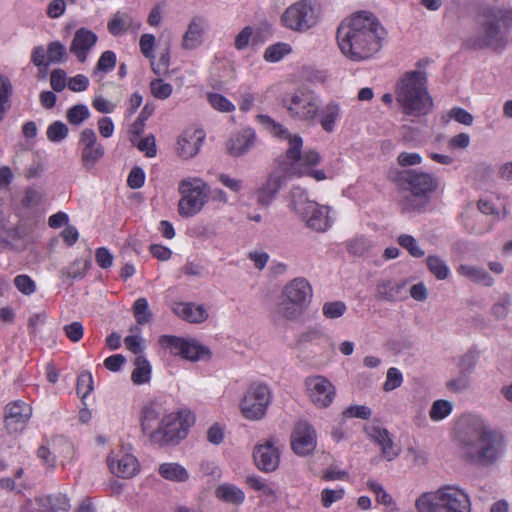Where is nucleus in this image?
Here are the masks:
<instances>
[{
  "instance_id": "f257e3e1",
  "label": "nucleus",
  "mask_w": 512,
  "mask_h": 512,
  "mask_svg": "<svg viewBox=\"0 0 512 512\" xmlns=\"http://www.w3.org/2000/svg\"><path fill=\"white\" fill-rule=\"evenodd\" d=\"M456 438L461 458L475 467H492L505 453L504 435L476 417L460 419Z\"/></svg>"
},
{
  "instance_id": "f03ea898",
  "label": "nucleus",
  "mask_w": 512,
  "mask_h": 512,
  "mask_svg": "<svg viewBox=\"0 0 512 512\" xmlns=\"http://www.w3.org/2000/svg\"><path fill=\"white\" fill-rule=\"evenodd\" d=\"M385 35L384 27L372 13L359 11L341 21L336 40L347 59L360 62L371 58L381 49Z\"/></svg>"
},
{
  "instance_id": "7ed1b4c3",
  "label": "nucleus",
  "mask_w": 512,
  "mask_h": 512,
  "mask_svg": "<svg viewBox=\"0 0 512 512\" xmlns=\"http://www.w3.org/2000/svg\"><path fill=\"white\" fill-rule=\"evenodd\" d=\"M256 118L273 135L289 141V148L285 154L275 159L272 171L254 192L257 204L262 208H267L275 200L278 192L286 185L287 181L296 175L297 161L300 158V148L303 141L300 136L291 135L284 126L275 122L268 115L259 114Z\"/></svg>"
},
{
  "instance_id": "20e7f679",
  "label": "nucleus",
  "mask_w": 512,
  "mask_h": 512,
  "mask_svg": "<svg viewBox=\"0 0 512 512\" xmlns=\"http://www.w3.org/2000/svg\"><path fill=\"white\" fill-rule=\"evenodd\" d=\"M395 99L407 116L420 117L430 113L433 99L427 89L426 72H406L396 83Z\"/></svg>"
},
{
  "instance_id": "39448f33",
  "label": "nucleus",
  "mask_w": 512,
  "mask_h": 512,
  "mask_svg": "<svg viewBox=\"0 0 512 512\" xmlns=\"http://www.w3.org/2000/svg\"><path fill=\"white\" fill-rule=\"evenodd\" d=\"M399 185L410 194L401 201L404 211H423L430 195L438 188V179L433 175L415 169L399 173Z\"/></svg>"
},
{
  "instance_id": "423d86ee",
  "label": "nucleus",
  "mask_w": 512,
  "mask_h": 512,
  "mask_svg": "<svg viewBox=\"0 0 512 512\" xmlns=\"http://www.w3.org/2000/svg\"><path fill=\"white\" fill-rule=\"evenodd\" d=\"M293 209L306 222V225L317 232H324L332 225L329 216L330 207L319 205L309 200L307 194L300 187H294L291 191Z\"/></svg>"
},
{
  "instance_id": "0eeeda50",
  "label": "nucleus",
  "mask_w": 512,
  "mask_h": 512,
  "mask_svg": "<svg viewBox=\"0 0 512 512\" xmlns=\"http://www.w3.org/2000/svg\"><path fill=\"white\" fill-rule=\"evenodd\" d=\"M489 17L490 19L482 24L479 35L468 40L469 47H498L505 44L508 21H512V10H495Z\"/></svg>"
},
{
  "instance_id": "6e6552de",
  "label": "nucleus",
  "mask_w": 512,
  "mask_h": 512,
  "mask_svg": "<svg viewBox=\"0 0 512 512\" xmlns=\"http://www.w3.org/2000/svg\"><path fill=\"white\" fill-rule=\"evenodd\" d=\"M178 191L181 194L178 213L187 218L202 210L208 201L210 187L201 178L189 177L180 181Z\"/></svg>"
},
{
  "instance_id": "1a4fd4ad",
  "label": "nucleus",
  "mask_w": 512,
  "mask_h": 512,
  "mask_svg": "<svg viewBox=\"0 0 512 512\" xmlns=\"http://www.w3.org/2000/svg\"><path fill=\"white\" fill-rule=\"evenodd\" d=\"M281 103L291 118L309 125L315 123L319 112V100L314 92L306 89L288 92L282 96Z\"/></svg>"
},
{
  "instance_id": "9d476101",
  "label": "nucleus",
  "mask_w": 512,
  "mask_h": 512,
  "mask_svg": "<svg viewBox=\"0 0 512 512\" xmlns=\"http://www.w3.org/2000/svg\"><path fill=\"white\" fill-rule=\"evenodd\" d=\"M193 420L190 412L169 414L162 418L159 428L150 433V440L160 446L177 444L187 436Z\"/></svg>"
},
{
  "instance_id": "9b49d317",
  "label": "nucleus",
  "mask_w": 512,
  "mask_h": 512,
  "mask_svg": "<svg viewBox=\"0 0 512 512\" xmlns=\"http://www.w3.org/2000/svg\"><path fill=\"white\" fill-rule=\"evenodd\" d=\"M334 345L331 338L316 328H309L302 332L296 339L295 349L298 357L308 360L327 351L333 350Z\"/></svg>"
},
{
  "instance_id": "f8f14e48",
  "label": "nucleus",
  "mask_w": 512,
  "mask_h": 512,
  "mask_svg": "<svg viewBox=\"0 0 512 512\" xmlns=\"http://www.w3.org/2000/svg\"><path fill=\"white\" fill-rule=\"evenodd\" d=\"M316 11L308 0H300L286 8L281 16V23L293 31L304 32L316 25Z\"/></svg>"
},
{
  "instance_id": "ddd939ff",
  "label": "nucleus",
  "mask_w": 512,
  "mask_h": 512,
  "mask_svg": "<svg viewBox=\"0 0 512 512\" xmlns=\"http://www.w3.org/2000/svg\"><path fill=\"white\" fill-rule=\"evenodd\" d=\"M159 343L163 348L169 349L173 355L181 356L186 360L198 361L210 358L209 349L194 339L162 335L159 338Z\"/></svg>"
},
{
  "instance_id": "4468645a",
  "label": "nucleus",
  "mask_w": 512,
  "mask_h": 512,
  "mask_svg": "<svg viewBox=\"0 0 512 512\" xmlns=\"http://www.w3.org/2000/svg\"><path fill=\"white\" fill-rule=\"evenodd\" d=\"M271 401L269 388L264 384H254L247 391L241 403V411L249 420L261 419Z\"/></svg>"
},
{
  "instance_id": "2eb2a0df",
  "label": "nucleus",
  "mask_w": 512,
  "mask_h": 512,
  "mask_svg": "<svg viewBox=\"0 0 512 512\" xmlns=\"http://www.w3.org/2000/svg\"><path fill=\"white\" fill-rule=\"evenodd\" d=\"M304 386L309 400L318 408L329 407L335 399V386L322 375L306 377Z\"/></svg>"
},
{
  "instance_id": "dca6fc26",
  "label": "nucleus",
  "mask_w": 512,
  "mask_h": 512,
  "mask_svg": "<svg viewBox=\"0 0 512 512\" xmlns=\"http://www.w3.org/2000/svg\"><path fill=\"white\" fill-rule=\"evenodd\" d=\"M438 498L444 512H471L469 495L455 486H443L438 489Z\"/></svg>"
},
{
  "instance_id": "f3484780",
  "label": "nucleus",
  "mask_w": 512,
  "mask_h": 512,
  "mask_svg": "<svg viewBox=\"0 0 512 512\" xmlns=\"http://www.w3.org/2000/svg\"><path fill=\"white\" fill-rule=\"evenodd\" d=\"M31 242L30 230L22 223L6 227L0 221V246L12 251H24Z\"/></svg>"
},
{
  "instance_id": "a211bd4d",
  "label": "nucleus",
  "mask_w": 512,
  "mask_h": 512,
  "mask_svg": "<svg viewBox=\"0 0 512 512\" xmlns=\"http://www.w3.org/2000/svg\"><path fill=\"white\" fill-rule=\"evenodd\" d=\"M81 162L87 171H91L96 163L104 156V147L97 142L93 129L86 128L80 133Z\"/></svg>"
},
{
  "instance_id": "6ab92c4d",
  "label": "nucleus",
  "mask_w": 512,
  "mask_h": 512,
  "mask_svg": "<svg viewBox=\"0 0 512 512\" xmlns=\"http://www.w3.org/2000/svg\"><path fill=\"white\" fill-rule=\"evenodd\" d=\"M277 441L270 438L263 444L254 447L253 458L257 468L264 472L275 471L280 462V451L276 446Z\"/></svg>"
},
{
  "instance_id": "aec40b11",
  "label": "nucleus",
  "mask_w": 512,
  "mask_h": 512,
  "mask_svg": "<svg viewBox=\"0 0 512 512\" xmlns=\"http://www.w3.org/2000/svg\"><path fill=\"white\" fill-rule=\"evenodd\" d=\"M293 451L300 456L312 453L316 448V431L307 421H299L291 435Z\"/></svg>"
},
{
  "instance_id": "412c9836",
  "label": "nucleus",
  "mask_w": 512,
  "mask_h": 512,
  "mask_svg": "<svg viewBox=\"0 0 512 512\" xmlns=\"http://www.w3.org/2000/svg\"><path fill=\"white\" fill-rule=\"evenodd\" d=\"M32 415V407L23 402L15 401L6 406L4 423L10 432H18L23 429Z\"/></svg>"
},
{
  "instance_id": "4be33fe9",
  "label": "nucleus",
  "mask_w": 512,
  "mask_h": 512,
  "mask_svg": "<svg viewBox=\"0 0 512 512\" xmlns=\"http://www.w3.org/2000/svg\"><path fill=\"white\" fill-rule=\"evenodd\" d=\"M406 280L381 279L376 285V298L381 301L396 302L406 298Z\"/></svg>"
},
{
  "instance_id": "5701e85b",
  "label": "nucleus",
  "mask_w": 512,
  "mask_h": 512,
  "mask_svg": "<svg viewBox=\"0 0 512 512\" xmlns=\"http://www.w3.org/2000/svg\"><path fill=\"white\" fill-rule=\"evenodd\" d=\"M97 35L86 28L76 30L70 45V52L76 56L80 63L87 59L89 51L97 42Z\"/></svg>"
},
{
  "instance_id": "b1692460",
  "label": "nucleus",
  "mask_w": 512,
  "mask_h": 512,
  "mask_svg": "<svg viewBox=\"0 0 512 512\" xmlns=\"http://www.w3.org/2000/svg\"><path fill=\"white\" fill-rule=\"evenodd\" d=\"M281 294L305 308L312 298V287L306 279L295 278L284 286Z\"/></svg>"
},
{
  "instance_id": "393cba45",
  "label": "nucleus",
  "mask_w": 512,
  "mask_h": 512,
  "mask_svg": "<svg viewBox=\"0 0 512 512\" xmlns=\"http://www.w3.org/2000/svg\"><path fill=\"white\" fill-rule=\"evenodd\" d=\"M205 137L202 130L185 131L177 142V153L184 159L194 157L200 149L201 143Z\"/></svg>"
},
{
  "instance_id": "a878e982",
  "label": "nucleus",
  "mask_w": 512,
  "mask_h": 512,
  "mask_svg": "<svg viewBox=\"0 0 512 512\" xmlns=\"http://www.w3.org/2000/svg\"><path fill=\"white\" fill-rule=\"evenodd\" d=\"M256 141L255 131L246 128L238 134L232 136L226 144L227 151L234 157H239L247 153Z\"/></svg>"
},
{
  "instance_id": "bb28decb",
  "label": "nucleus",
  "mask_w": 512,
  "mask_h": 512,
  "mask_svg": "<svg viewBox=\"0 0 512 512\" xmlns=\"http://www.w3.org/2000/svg\"><path fill=\"white\" fill-rule=\"evenodd\" d=\"M107 463L111 473L121 478L133 477L139 468L137 459L131 454H124L116 461L109 455Z\"/></svg>"
},
{
  "instance_id": "cd10ccee",
  "label": "nucleus",
  "mask_w": 512,
  "mask_h": 512,
  "mask_svg": "<svg viewBox=\"0 0 512 512\" xmlns=\"http://www.w3.org/2000/svg\"><path fill=\"white\" fill-rule=\"evenodd\" d=\"M172 311L180 318L190 323H202L208 318V313L203 305L191 302L174 303Z\"/></svg>"
},
{
  "instance_id": "c85d7f7f",
  "label": "nucleus",
  "mask_w": 512,
  "mask_h": 512,
  "mask_svg": "<svg viewBox=\"0 0 512 512\" xmlns=\"http://www.w3.org/2000/svg\"><path fill=\"white\" fill-rule=\"evenodd\" d=\"M304 309L300 304L290 301L289 298L280 294L274 312V320L276 322L280 320L296 321L303 314Z\"/></svg>"
},
{
  "instance_id": "c756f323",
  "label": "nucleus",
  "mask_w": 512,
  "mask_h": 512,
  "mask_svg": "<svg viewBox=\"0 0 512 512\" xmlns=\"http://www.w3.org/2000/svg\"><path fill=\"white\" fill-rule=\"evenodd\" d=\"M204 33V19L198 16L192 18L182 40L184 49H194L201 41Z\"/></svg>"
},
{
  "instance_id": "7c9ffc66",
  "label": "nucleus",
  "mask_w": 512,
  "mask_h": 512,
  "mask_svg": "<svg viewBox=\"0 0 512 512\" xmlns=\"http://www.w3.org/2000/svg\"><path fill=\"white\" fill-rule=\"evenodd\" d=\"M372 438L381 446L382 456L387 461H392L399 455L397 449L390 437L389 432L384 428H373L371 433Z\"/></svg>"
},
{
  "instance_id": "2f4dec72",
  "label": "nucleus",
  "mask_w": 512,
  "mask_h": 512,
  "mask_svg": "<svg viewBox=\"0 0 512 512\" xmlns=\"http://www.w3.org/2000/svg\"><path fill=\"white\" fill-rule=\"evenodd\" d=\"M340 115V107L338 104L334 102L328 103L325 107L320 111V125L322 129L331 133L335 129V123Z\"/></svg>"
},
{
  "instance_id": "473e14b6",
  "label": "nucleus",
  "mask_w": 512,
  "mask_h": 512,
  "mask_svg": "<svg viewBox=\"0 0 512 512\" xmlns=\"http://www.w3.org/2000/svg\"><path fill=\"white\" fill-rule=\"evenodd\" d=\"M135 368L131 373V380L135 385L148 383L151 378V366L143 355H138L134 361Z\"/></svg>"
},
{
  "instance_id": "72a5a7b5",
  "label": "nucleus",
  "mask_w": 512,
  "mask_h": 512,
  "mask_svg": "<svg viewBox=\"0 0 512 512\" xmlns=\"http://www.w3.org/2000/svg\"><path fill=\"white\" fill-rule=\"evenodd\" d=\"M215 495L218 499L234 505L241 504L245 499L244 492L231 484L218 486L215 490Z\"/></svg>"
},
{
  "instance_id": "f704fd0d",
  "label": "nucleus",
  "mask_w": 512,
  "mask_h": 512,
  "mask_svg": "<svg viewBox=\"0 0 512 512\" xmlns=\"http://www.w3.org/2000/svg\"><path fill=\"white\" fill-rule=\"evenodd\" d=\"M158 472L169 481L184 482L189 478L187 470L178 463H163L160 465Z\"/></svg>"
},
{
  "instance_id": "c9c22d12",
  "label": "nucleus",
  "mask_w": 512,
  "mask_h": 512,
  "mask_svg": "<svg viewBox=\"0 0 512 512\" xmlns=\"http://www.w3.org/2000/svg\"><path fill=\"white\" fill-rule=\"evenodd\" d=\"M415 507L418 512H439L441 505L438 498V490L423 493L416 500Z\"/></svg>"
},
{
  "instance_id": "e433bc0d",
  "label": "nucleus",
  "mask_w": 512,
  "mask_h": 512,
  "mask_svg": "<svg viewBox=\"0 0 512 512\" xmlns=\"http://www.w3.org/2000/svg\"><path fill=\"white\" fill-rule=\"evenodd\" d=\"M47 56L49 65L64 63L68 59L66 47L60 41H52L47 45Z\"/></svg>"
},
{
  "instance_id": "4c0bfd02",
  "label": "nucleus",
  "mask_w": 512,
  "mask_h": 512,
  "mask_svg": "<svg viewBox=\"0 0 512 512\" xmlns=\"http://www.w3.org/2000/svg\"><path fill=\"white\" fill-rule=\"evenodd\" d=\"M428 270L438 279L444 280L449 275V268L444 260L437 255H429L426 259Z\"/></svg>"
},
{
  "instance_id": "58836bf2",
  "label": "nucleus",
  "mask_w": 512,
  "mask_h": 512,
  "mask_svg": "<svg viewBox=\"0 0 512 512\" xmlns=\"http://www.w3.org/2000/svg\"><path fill=\"white\" fill-rule=\"evenodd\" d=\"M133 314L139 325H145L152 319V312L146 298H138L133 305Z\"/></svg>"
},
{
  "instance_id": "ea45409f",
  "label": "nucleus",
  "mask_w": 512,
  "mask_h": 512,
  "mask_svg": "<svg viewBox=\"0 0 512 512\" xmlns=\"http://www.w3.org/2000/svg\"><path fill=\"white\" fill-rule=\"evenodd\" d=\"M90 264L91 262L89 259L75 260L70 266L62 269L61 274L63 277H66L68 279L82 278L86 274V271L89 269Z\"/></svg>"
},
{
  "instance_id": "a19ab883",
  "label": "nucleus",
  "mask_w": 512,
  "mask_h": 512,
  "mask_svg": "<svg viewBox=\"0 0 512 512\" xmlns=\"http://www.w3.org/2000/svg\"><path fill=\"white\" fill-rule=\"evenodd\" d=\"M132 24V20L127 14L117 13L108 23V30L113 36H118L126 32Z\"/></svg>"
},
{
  "instance_id": "79ce46f5",
  "label": "nucleus",
  "mask_w": 512,
  "mask_h": 512,
  "mask_svg": "<svg viewBox=\"0 0 512 512\" xmlns=\"http://www.w3.org/2000/svg\"><path fill=\"white\" fill-rule=\"evenodd\" d=\"M453 405L448 400H436L429 411L430 418L433 421H440L446 418L452 412Z\"/></svg>"
},
{
  "instance_id": "37998d69",
  "label": "nucleus",
  "mask_w": 512,
  "mask_h": 512,
  "mask_svg": "<svg viewBox=\"0 0 512 512\" xmlns=\"http://www.w3.org/2000/svg\"><path fill=\"white\" fill-rule=\"evenodd\" d=\"M512 297L509 294H503L499 300L491 307V314L496 320H504L508 316Z\"/></svg>"
},
{
  "instance_id": "c03bdc74",
  "label": "nucleus",
  "mask_w": 512,
  "mask_h": 512,
  "mask_svg": "<svg viewBox=\"0 0 512 512\" xmlns=\"http://www.w3.org/2000/svg\"><path fill=\"white\" fill-rule=\"evenodd\" d=\"M291 52V47L287 43H276L266 48L264 59L268 62L280 61L285 55Z\"/></svg>"
},
{
  "instance_id": "a18cd8bd",
  "label": "nucleus",
  "mask_w": 512,
  "mask_h": 512,
  "mask_svg": "<svg viewBox=\"0 0 512 512\" xmlns=\"http://www.w3.org/2000/svg\"><path fill=\"white\" fill-rule=\"evenodd\" d=\"M471 383L472 381L469 374L459 371V374L455 378L446 383V387L453 393H462L471 387Z\"/></svg>"
},
{
  "instance_id": "49530a36",
  "label": "nucleus",
  "mask_w": 512,
  "mask_h": 512,
  "mask_svg": "<svg viewBox=\"0 0 512 512\" xmlns=\"http://www.w3.org/2000/svg\"><path fill=\"white\" fill-rule=\"evenodd\" d=\"M90 116L88 107L84 104H77L67 111V120L72 125H80Z\"/></svg>"
},
{
  "instance_id": "de8ad7c7",
  "label": "nucleus",
  "mask_w": 512,
  "mask_h": 512,
  "mask_svg": "<svg viewBox=\"0 0 512 512\" xmlns=\"http://www.w3.org/2000/svg\"><path fill=\"white\" fill-rule=\"evenodd\" d=\"M398 244L406 249L413 257L420 258L425 255L424 250L420 248L417 240L408 234H402L398 237Z\"/></svg>"
},
{
  "instance_id": "09e8293b",
  "label": "nucleus",
  "mask_w": 512,
  "mask_h": 512,
  "mask_svg": "<svg viewBox=\"0 0 512 512\" xmlns=\"http://www.w3.org/2000/svg\"><path fill=\"white\" fill-rule=\"evenodd\" d=\"M207 100L214 109L220 112H232L235 110V105L222 94L208 93Z\"/></svg>"
},
{
  "instance_id": "8fccbe9b",
  "label": "nucleus",
  "mask_w": 512,
  "mask_h": 512,
  "mask_svg": "<svg viewBox=\"0 0 512 512\" xmlns=\"http://www.w3.org/2000/svg\"><path fill=\"white\" fill-rule=\"evenodd\" d=\"M478 356L479 353L474 349H470L464 353L459 360V371L467 374L472 373L477 365Z\"/></svg>"
},
{
  "instance_id": "3c124183",
  "label": "nucleus",
  "mask_w": 512,
  "mask_h": 512,
  "mask_svg": "<svg viewBox=\"0 0 512 512\" xmlns=\"http://www.w3.org/2000/svg\"><path fill=\"white\" fill-rule=\"evenodd\" d=\"M160 413L154 405H146L143 407L140 415L142 431L145 433L158 419Z\"/></svg>"
},
{
  "instance_id": "603ef678",
  "label": "nucleus",
  "mask_w": 512,
  "mask_h": 512,
  "mask_svg": "<svg viewBox=\"0 0 512 512\" xmlns=\"http://www.w3.org/2000/svg\"><path fill=\"white\" fill-rule=\"evenodd\" d=\"M371 248L370 242L364 237H357L349 241L347 250L350 254L357 257L366 255Z\"/></svg>"
},
{
  "instance_id": "864d4df0",
  "label": "nucleus",
  "mask_w": 512,
  "mask_h": 512,
  "mask_svg": "<svg viewBox=\"0 0 512 512\" xmlns=\"http://www.w3.org/2000/svg\"><path fill=\"white\" fill-rule=\"evenodd\" d=\"M46 135L51 142H60L67 137L68 127L61 121H55L47 128Z\"/></svg>"
},
{
  "instance_id": "5fc2aeb1",
  "label": "nucleus",
  "mask_w": 512,
  "mask_h": 512,
  "mask_svg": "<svg viewBox=\"0 0 512 512\" xmlns=\"http://www.w3.org/2000/svg\"><path fill=\"white\" fill-rule=\"evenodd\" d=\"M347 307L342 301L325 302L322 307L323 315L328 319H336L341 317Z\"/></svg>"
},
{
  "instance_id": "6e6d98bb",
  "label": "nucleus",
  "mask_w": 512,
  "mask_h": 512,
  "mask_svg": "<svg viewBox=\"0 0 512 512\" xmlns=\"http://www.w3.org/2000/svg\"><path fill=\"white\" fill-rule=\"evenodd\" d=\"M77 393L82 398L87 397L93 390V378L90 372L83 371L80 373L76 384Z\"/></svg>"
},
{
  "instance_id": "4d7b16f0",
  "label": "nucleus",
  "mask_w": 512,
  "mask_h": 512,
  "mask_svg": "<svg viewBox=\"0 0 512 512\" xmlns=\"http://www.w3.org/2000/svg\"><path fill=\"white\" fill-rule=\"evenodd\" d=\"M151 93L155 98L166 99L172 93V86L162 79H155L150 83Z\"/></svg>"
},
{
  "instance_id": "13d9d810",
  "label": "nucleus",
  "mask_w": 512,
  "mask_h": 512,
  "mask_svg": "<svg viewBox=\"0 0 512 512\" xmlns=\"http://www.w3.org/2000/svg\"><path fill=\"white\" fill-rule=\"evenodd\" d=\"M116 66V55L113 51L107 50L103 52L98 60L96 71L108 73Z\"/></svg>"
},
{
  "instance_id": "bf43d9fd",
  "label": "nucleus",
  "mask_w": 512,
  "mask_h": 512,
  "mask_svg": "<svg viewBox=\"0 0 512 512\" xmlns=\"http://www.w3.org/2000/svg\"><path fill=\"white\" fill-rule=\"evenodd\" d=\"M402 380V374L397 368H389L383 389L385 391H392L401 385Z\"/></svg>"
},
{
  "instance_id": "052dcab7",
  "label": "nucleus",
  "mask_w": 512,
  "mask_h": 512,
  "mask_svg": "<svg viewBox=\"0 0 512 512\" xmlns=\"http://www.w3.org/2000/svg\"><path fill=\"white\" fill-rule=\"evenodd\" d=\"M367 486L371 491H373L376 494V499L378 503H381L385 506H389L392 504V497L383 489V487L379 483L373 480H369L367 482Z\"/></svg>"
},
{
  "instance_id": "680f3d73",
  "label": "nucleus",
  "mask_w": 512,
  "mask_h": 512,
  "mask_svg": "<svg viewBox=\"0 0 512 512\" xmlns=\"http://www.w3.org/2000/svg\"><path fill=\"white\" fill-rule=\"evenodd\" d=\"M16 288L25 295H30L35 291L34 281L27 275H18L14 279Z\"/></svg>"
},
{
  "instance_id": "e2e57ef3",
  "label": "nucleus",
  "mask_w": 512,
  "mask_h": 512,
  "mask_svg": "<svg viewBox=\"0 0 512 512\" xmlns=\"http://www.w3.org/2000/svg\"><path fill=\"white\" fill-rule=\"evenodd\" d=\"M67 75L63 69H55L50 75V84L54 91L61 92L66 87Z\"/></svg>"
},
{
  "instance_id": "0e129e2a",
  "label": "nucleus",
  "mask_w": 512,
  "mask_h": 512,
  "mask_svg": "<svg viewBox=\"0 0 512 512\" xmlns=\"http://www.w3.org/2000/svg\"><path fill=\"white\" fill-rule=\"evenodd\" d=\"M449 117L454 119L460 124L470 126L473 123L474 117L468 111L460 107L452 108L449 113Z\"/></svg>"
},
{
  "instance_id": "69168bd1",
  "label": "nucleus",
  "mask_w": 512,
  "mask_h": 512,
  "mask_svg": "<svg viewBox=\"0 0 512 512\" xmlns=\"http://www.w3.org/2000/svg\"><path fill=\"white\" fill-rule=\"evenodd\" d=\"M145 173L142 168L134 167L128 176L127 184L132 189H139L144 185Z\"/></svg>"
},
{
  "instance_id": "338daca9",
  "label": "nucleus",
  "mask_w": 512,
  "mask_h": 512,
  "mask_svg": "<svg viewBox=\"0 0 512 512\" xmlns=\"http://www.w3.org/2000/svg\"><path fill=\"white\" fill-rule=\"evenodd\" d=\"M48 502L53 511H68L70 508L68 497L62 493L48 497Z\"/></svg>"
},
{
  "instance_id": "774afa93",
  "label": "nucleus",
  "mask_w": 512,
  "mask_h": 512,
  "mask_svg": "<svg viewBox=\"0 0 512 512\" xmlns=\"http://www.w3.org/2000/svg\"><path fill=\"white\" fill-rule=\"evenodd\" d=\"M66 336L72 342H78L83 337L84 328L81 322L75 321L64 326Z\"/></svg>"
}]
</instances>
